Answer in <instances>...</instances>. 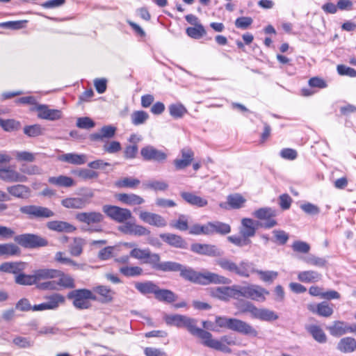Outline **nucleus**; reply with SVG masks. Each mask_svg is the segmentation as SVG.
<instances>
[{
    "label": "nucleus",
    "mask_w": 356,
    "mask_h": 356,
    "mask_svg": "<svg viewBox=\"0 0 356 356\" xmlns=\"http://www.w3.org/2000/svg\"><path fill=\"white\" fill-rule=\"evenodd\" d=\"M74 174L83 180L97 178L98 174L89 169H80L74 172Z\"/></svg>",
    "instance_id": "nucleus-54"
},
{
    "label": "nucleus",
    "mask_w": 356,
    "mask_h": 356,
    "mask_svg": "<svg viewBox=\"0 0 356 356\" xmlns=\"http://www.w3.org/2000/svg\"><path fill=\"white\" fill-rule=\"evenodd\" d=\"M205 335L201 334L202 343L207 347L221 351L225 353H231L232 350L228 346H236L237 343L234 337L230 335H224L220 337V340L212 338V334L204 330Z\"/></svg>",
    "instance_id": "nucleus-6"
},
{
    "label": "nucleus",
    "mask_w": 356,
    "mask_h": 356,
    "mask_svg": "<svg viewBox=\"0 0 356 356\" xmlns=\"http://www.w3.org/2000/svg\"><path fill=\"white\" fill-rule=\"evenodd\" d=\"M163 320L170 326L186 327L193 336L200 338L201 334H206L204 330L197 327V320L181 314H165Z\"/></svg>",
    "instance_id": "nucleus-4"
},
{
    "label": "nucleus",
    "mask_w": 356,
    "mask_h": 356,
    "mask_svg": "<svg viewBox=\"0 0 356 356\" xmlns=\"http://www.w3.org/2000/svg\"><path fill=\"white\" fill-rule=\"evenodd\" d=\"M84 245L83 241L80 238H74L73 243L70 246V252L74 257H79L83 252Z\"/></svg>",
    "instance_id": "nucleus-49"
},
{
    "label": "nucleus",
    "mask_w": 356,
    "mask_h": 356,
    "mask_svg": "<svg viewBox=\"0 0 356 356\" xmlns=\"http://www.w3.org/2000/svg\"><path fill=\"white\" fill-rule=\"evenodd\" d=\"M24 268V263L6 261L0 265V272L17 275Z\"/></svg>",
    "instance_id": "nucleus-31"
},
{
    "label": "nucleus",
    "mask_w": 356,
    "mask_h": 356,
    "mask_svg": "<svg viewBox=\"0 0 356 356\" xmlns=\"http://www.w3.org/2000/svg\"><path fill=\"white\" fill-rule=\"evenodd\" d=\"M121 144L118 141H111L106 143L103 146V149L109 154H114L121 150Z\"/></svg>",
    "instance_id": "nucleus-60"
},
{
    "label": "nucleus",
    "mask_w": 356,
    "mask_h": 356,
    "mask_svg": "<svg viewBox=\"0 0 356 356\" xmlns=\"http://www.w3.org/2000/svg\"><path fill=\"white\" fill-rule=\"evenodd\" d=\"M337 349L343 353H352L356 349V340L350 337L342 338L337 344Z\"/></svg>",
    "instance_id": "nucleus-37"
},
{
    "label": "nucleus",
    "mask_w": 356,
    "mask_h": 356,
    "mask_svg": "<svg viewBox=\"0 0 356 356\" xmlns=\"http://www.w3.org/2000/svg\"><path fill=\"white\" fill-rule=\"evenodd\" d=\"M216 264L222 269L234 273L242 277H249L250 274L257 273L264 282L271 284L277 279L278 273L273 270H261L254 268L253 263L241 261L238 264L227 258H221L216 261Z\"/></svg>",
    "instance_id": "nucleus-2"
},
{
    "label": "nucleus",
    "mask_w": 356,
    "mask_h": 356,
    "mask_svg": "<svg viewBox=\"0 0 356 356\" xmlns=\"http://www.w3.org/2000/svg\"><path fill=\"white\" fill-rule=\"evenodd\" d=\"M160 238L169 245L180 249H187V242L179 235L164 233L159 235Z\"/></svg>",
    "instance_id": "nucleus-19"
},
{
    "label": "nucleus",
    "mask_w": 356,
    "mask_h": 356,
    "mask_svg": "<svg viewBox=\"0 0 356 356\" xmlns=\"http://www.w3.org/2000/svg\"><path fill=\"white\" fill-rule=\"evenodd\" d=\"M140 155L145 161H154L161 163H164L168 158V154L165 152L158 149L150 145L141 148Z\"/></svg>",
    "instance_id": "nucleus-14"
},
{
    "label": "nucleus",
    "mask_w": 356,
    "mask_h": 356,
    "mask_svg": "<svg viewBox=\"0 0 356 356\" xmlns=\"http://www.w3.org/2000/svg\"><path fill=\"white\" fill-rule=\"evenodd\" d=\"M209 293L213 298L227 302L230 298H238V285L211 288Z\"/></svg>",
    "instance_id": "nucleus-12"
},
{
    "label": "nucleus",
    "mask_w": 356,
    "mask_h": 356,
    "mask_svg": "<svg viewBox=\"0 0 356 356\" xmlns=\"http://www.w3.org/2000/svg\"><path fill=\"white\" fill-rule=\"evenodd\" d=\"M20 254L19 248L13 243L0 244V257L15 256Z\"/></svg>",
    "instance_id": "nucleus-43"
},
{
    "label": "nucleus",
    "mask_w": 356,
    "mask_h": 356,
    "mask_svg": "<svg viewBox=\"0 0 356 356\" xmlns=\"http://www.w3.org/2000/svg\"><path fill=\"white\" fill-rule=\"evenodd\" d=\"M154 297L160 302L168 303L173 302L177 300V296L173 291L169 289H161L159 286Z\"/></svg>",
    "instance_id": "nucleus-35"
},
{
    "label": "nucleus",
    "mask_w": 356,
    "mask_h": 356,
    "mask_svg": "<svg viewBox=\"0 0 356 356\" xmlns=\"http://www.w3.org/2000/svg\"><path fill=\"white\" fill-rule=\"evenodd\" d=\"M229 241L232 243L233 244L242 247L247 245H249L251 243V241L248 238L236 236H229L227 237Z\"/></svg>",
    "instance_id": "nucleus-63"
},
{
    "label": "nucleus",
    "mask_w": 356,
    "mask_h": 356,
    "mask_svg": "<svg viewBox=\"0 0 356 356\" xmlns=\"http://www.w3.org/2000/svg\"><path fill=\"white\" fill-rule=\"evenodd\" d=\"M208 223L201 225L200 224H195L191 227L189 234L193 235L204 234L208 235L209 233Z\"/></svg>",
    "instance_id": "nucleus-59"
},
{
    "label": "nucleus",
    "mask_w": 356,
    "mask_h": 356,
    "mask_svg": "<svg viewBox=\"0 0 356 356\" xmlns=\"http://www.w3.org/2000/svg\"><path fill=\"white\" fill-rule=\"evenodd\" d=\"M307 330L313 338L318 343H324L327 341L326 334L320 326L312 325H309Z\"/></svg>",
    "instance_id": "nucleus-41"
},
{
    "label": "nucleus",
    "mask_w": 356,
    "mask_h": 356,
    "mask_svg": "<svg viewBox=\"0 0 356 356\" xmlns=\"http://www.w3.org/2000/svg\"><path fill=\"white\" fill-rule=\"evenodd\" d=\"M19 211L30 219L47 218L54 216V213L49 209L37 205L21 207Z\"/></svg>",
    "instance_id": "nucleus-13"
},
{
    "label": "nucleus",
    "mask_w": 356,
    "mask_h": 356,
    "mask_svg": "<svg viewBox=\"0 0 356 356\" xmlns=\"http://www.w3.org/2000/svg\"><path fill=\"white\" fill-rule=\"evenodd\" d=\"M102 210L108 218L118 223H123L134 218L128 209L106 204L103 207Z\"/></svg>",
    "instance_id": "nucleus-10"
},
{
    "label": "nucleus",
    "mask_w": 356,
    "mask_h": 356,
    "mask_svg": "<svg viewBox=\"0 0 356 356\" xmlns=\"http://www.w3.org/2000/svg\"><path fill=\"white\" fill-rule=\"evenodd\" d=\"M13 343L20 348H30L33 345V341L28 337H16L13 340Z\"/></svg>",
    "instance_id": "nucleus-58"
},
{
    "label": "nucleus",
    "mask_w": 356,
    "mask_h": 356,
    "mask_svg": "<svg viewBox=\"0 0 356 356\" xmlns=\"http://www.w3.org/2000/svg\"><path fill=\"white\" fill-rule=\"evenodd\" d=\"M292 248L295 252L301 253H307L310 250V245L307 243L300 241H295Z\"/></svg>",
    "instance_id": "nucleus-64"
},
{
    "label": "nucleus",
    "mask_w": 356,
    "mask_h": 356,
    "mask_svg": "<svg viewBox=\"0 0 356 356\" xmlns=\"http://www.w3.org/2000/svg\"><path fill=\"white\" fill-rule=\"evenodd\" d=\"M43 129L39 124L26 126L24 133L29 137H36L42 134Z\"/></svg>",
    "instance_id": "nucleus-55"
},
{
    "label": "nucleus",
    "mask_w": 356,
    "mask_h": 356,
    "mask_svg": "<svg viewBox=\"0 0 356 356\" xmlns=\"http://www.w3.org/2000/svg\"><path fill=\"white\" fill-rule=\"evenodd\" d=\"M255 318L262 321H274L279 318L278 314L273 310L266 308H259Z\"/></svg>",
    "instance_id": "nucleus-40"
},
{
    "label": "nucleus",
    "mask_w": 356,
    "mask_h": 356,
    "mask_svg": "<svg viewBox=\"0 0 356 356\" xmlns=\"http://www.w3.org/2000/svg\"><path fill=\"white\" fill-rule=\"evenodd\" d=\"M38 117L40 119L54 121L61 118L62 112L58 109H51L47 105L38 104L35 107Z\"/></svg>",
    "instance_id": "nucleus-17"
},
{
    "label": "nucleus",
    "mask_w": 356,
    "mask_h": 356,
    "mask_svg": "<svg viewBox=\"0 0 356 356\" xmlns=\"http://www.w3.org/2000/svg\"><path fill=\"white\" fill-rule=\"evenodd\" d=\"M118 230L124 234L134 235L137 236H147L150 234L145 227L136 224L131 220H127L118 226Z\"/></svg>",
    "instance_id": "nucleus-15"
},
{
    "label": "nucleus",
    "mask_w": 356,
    "mask_h": 356,
    "mask_svg": "<svg viewBox=\"0 0 356 356\" xmlns=\"http://www.w3.org/2000/svg\"><path fill=\"white\" fill-rule=\"evenodd\" d=\"M27 20L8 21L0 23V27L12 30H19L25 26Z\"/></svg>",
    "instance_id": "nucleus-53"
},
{
    "label": "nucleus",
    "mask_w": 356,
    "mask_h": 356,
    "mask_svg": "<svg viewBox=\"0 0 356 356\" xmlns=\"http://www.w3.org/2000/svg\"><path fill=\"white\" fill-rule=\"evenodd\" d=\"M130 257L142 261L156 271L162 272L165 266V261L161 260L159 254L152 252L149 248H134L130 252Z\"/></svg>",
    "instance_id": "nucleus-5"
},
{
    "label": "nucleus",
    "mask_w": 356,
    "mask_h": 356,
    "mask_svg": "<svg viewBox=\"0 0 356 356\" xmlns=\"http://www.w3.org/2000/svg\"><path fill=\"white\" fill-rule=\"evenodd\" d=\"M215 323L220 327L227 328L245 336L256 337L258 335L257 330L250 324L238 318L216 316Z\"/></svg>",
    "instance_id": "nucleus-3"
},
{
    "label": "nucleus",
    "mask_w": 356,
    "mask_h": 356,
    "mask_svg": "<svg viewBox=\"0 0 356 356\" xmlns=\"http://www.w3.org/2000/svg\"><path fill=\"white\" fill-rule=\"evenodd\" d=\"M207 223L209 229L208 235H212L214 234L225 235L231 232V227L229 224L220 221L209 222Z\"/></svg>",
    "instance_id": "nucleus-26"
},
{
    "label": "nucleus",
    "mask_w": 356,
    "mask_h": 356,
    "mask_svg": "<svg viewBox=\"0 0 356 356\" xmlns=\"http://www.w3.org/2000/svg\"><path fill=\"white\" fill-rule=\"evenodd\" d=\"M168 109L170 115L174 118H181L187 113V109L181 104H171Z\"/></svg>",
    "instance_id": "nucleus-48"
},
{
    "label": "nucleus",
    "mask_w": 356,
    "mask_h": 356,
    "mask_svg": "<svg viewBox=\"0 0 356 356\" xmlns=\"http://www.w3.org/2000/svg\"><path fill=\"white\" fill-rule=\"evenodd\" d=\"M0 179L7 182H24L27 178L11 167L0 168Z\"/></svg>",
    "instance_id": "nucleus-18"
},
{
    "label": "nucleus",
    "mask_w": 356,
    "mask_h": 356,
    "mask_svg": "<svg viewBox=\"0 0 356 356\" xmlns=\"http://www.w3.org/2000/svg\"><path fill=\"white\" fill-rule=\"evenodd\" d=\"M76 219L82 222H85L88 225L92 224H98L103 221L104 216L99 212H83L79 213L76 216Z\"/></svg>",
    "instance_id": "nucleus-24"
},
{
    "label": "nucleus",
    "mask_w": 356,
    "mask_h": 356,
    "mask_svg": "<svg viewBox=\"0 0 356 356\" xmlns=\"http://www.w3.org/2000/svg\"><path fill=\"white\" fill-rule=\"evenodd\" d=\"M47 227L52 231L58 232H72L76 230V227L70 224L69 222L60 221V220H52L47 223Z\"/></svg>",
    "instance_id": "nucleus-28"
},
{
    "label": "nucleus",
    "mask_w": 356,
    "mask_h": 356,
    "mask_svg": "<svg viewBox=\"0 0 356 356\" xmlns=\"http://www.w3.org/2000/svg\"><path fill=\"white\" fill-rule=\"evenodd\" d=\"M76 124L77 127L83 129H90L95 126V122L89 117L79 118Z\"/></svg>",
    "instance_id": "nucleus-56"
},
{
    "label": "nucleus",
    "mask_w": 356,
    "mask_h": 356,
    "mask_svg": "<svg viewBox=\"0 0 356 356\" xmlns=\"http://www.w3.org/2000/svg\"><path fill=\"white\" fill-rule=\"evenodd\" d=\"M116 127L113 125H106L101 128L99 132L92 134L90 139L93 141L104 140L113 138L116 133Z\"/></svg>",
    "instance_id": "nucleus-23"
},
{
    "label": "nucleus",
    "mask_w": 356,
    "mask_h": 356,
    "mask_svg": "<svg viewBox=\"0 0 356 356\" xmlns=\"http://www.w3.org/2000/svg\"><path fill=\"white\" fill-rule=\"evenodd\" d=\"M257 225L259 222H256L251 218H245L241 220V227L240 228V234L244 238L252 237L255 235Z\"/></svg>",
    "instance_id": "nucleus-22"
},
{
    "label": "nucleus",
    "mask_w": 356,
    "mask_h": 356,
    "mask_svg": "<svg viewBox=\"0 0 356 356\" xmlns=\"http://www.w3.org/2000/svg\"><path fill=\"white\" fill-rule=\"evenodd\" d=\"M59 279L56 281L58 284V290L60 289V287L63 288H74V282L73 278L63 273L60 270V274L58 275Z\"/></svg>",
    "instance_id": "nucleus-46"
},
{
    "label": "nucleus",
    "mask_w": 356,
    "mask_h": 356,
    "mask_svg": "<svg viewBox=\"0 0 356 356\" xmlns=\"http://www.w3.org/2000/svg\"><path fill=\"white\" fill-rule=\"evenodd\" d=\"M252 216L259 219L260 227L264 229H270L277 225L275 217L277 216V211L270 207H263L255 210Z\"/></svg>",
    "instance_id": "nucleus-9"
},
{
    "label": "nucleus",
    "mask_w": 356,
    "mask_h": 356,
    "mask_svg": "<svg viewBox=\"0 0 356 356\" xmlns=\"http://www.w3.org/2000/svg\"><path fill=\"white\" fill-rule=\"evenodd\" d=\"M120 273L125 277H138L143 273V270L140 266H124L120 268Z\"/></svg>",
    "instance_id": "nucleus-44"
},
{
    "label": "nucleus",
    "mask_w": 356,
    "mask_h": 356,
    "mask_svg": "<svg viewBox=\"0 0 356 356\" xmlns=\"http://www.w3.org/2000/svg\"><path fill=\"white\" fill-rule=\"evenodd\" d=\"M148 118V113L144 111H137L131 114V122L134 125L144 124Z\"/></svg>",
    "instance_id": "nucleus-52"
},
{
    "label": "nucleus",
    "mask_w": 356,
    "mask_h": 356,
    "mask_svg": "<svg viewBox=\"0 0 356 356\" xmlns=\"http://www.w3.org/2000/svg\"><path fill=\"white\" fill-rule=\"evenodd\" d=\"M192 252L199 254L207 255L209 257H220L223 254V251L214 245L193 243L191 246Z\"/></svg>",
    "instance_id": "nucleus-16"
},
{
    "label": "nucleus",
    "mask_w": 356,
    "mask_h": 356,
    "mask_svg": "<svg viewBox=\"0 0 356 356\" xmlns=\"http://www.w3.org/2000/svg\"><path fill=\"white\" fill-rule=\"evenodd\" d=\"M303 261L309 265L317 267H324L327 264V260L325 258L318 257L313 254L305 257Z\"/></svg>",
    "instance_id": "nucleus-51"
},
{
    "label": "nucleus",
    "mask_w": 356,
    "mask_h": 356,
    "mask_svg": "<svg viewBox=\"0 0 356 356\" xmlns=\"http://www.w3.org/2000/svg\"><path fill=\"white\" fill-rule=\"evenodd\" d=\"M181 158L174 160L177 170H182L190 165L194 159V152L190 148H183L181 150Z\"/></svg>",
    "instance_id": "nucleus-21"
},
{
    "label": "nucleus",
    "mask_w": 356,
    "mask_h": 356,
    "mask_svg": "<svg viewBox=\"0 0 356 356\" xmlns=\"http://www.w3.org/2000/svg\"><path fill=\"white\" fill-rule=\"evenodd\" d=\"M345 322L341 321H334L333 325L327 327L330 334L333 337H340L349 332V327Z\"/></svg>",
    "instance_id": "nucleus-30"
},
{
    "label": "nucleus",
    "mask_w": 356,
    "mask_h": 356,
    "mask_svg": "<svg viewBox=\"0 0 356 356\" xmlns=\"http://www.w3.org/2000/svg\"><path fill=\"white\" fill-rule=\"evenodd\" d=\"M48 181L51 184L60 187H70L74 185V181L73 179L65 175L50 177L48 179Z\"/></svg>",
    "instance_id": "nucleus-38"
},
{
    "label": "nucleus",
    "mask_w": 356,
    "mask_h": 356,
    "mask_svg": "<svg viewBox=\"0 0 356 356\" xmlns=\"http://www.w3.org/2000/svg\"><path fill=\"white\" fill-rule=\"evenodd\" d=\"M59 160L73 165H82L86 162L87 158L85 154L67 153L60 156Z\"/></svg>",
    "instance_id": "nucleus-33"
},
{
    "label": "nucleus",
    "mask_w": 356,
    "mask_h": 356,
    "mask_svg": "<svg viewBox=\"0 0 356 356\" xmlns=\"http://www.w3.org/2000/svg\"><path fill=\"white\" fill-rule=\"evenodd\" d=\"M186 33L190 38L193 39H200L207 34V31L202 24L193 27H188Z\"/></svg>",
    "instance_id": "nucleus-45"
},
{
    "label": "nucleus",
    "mask_w": 356,
    "mask_h": 356,
    "mask_svg": "<svg viewBox=\"0 0 356 356\" xmlns=\"http://www.w3.org/2000/svg\"><path fill=\"white\" fill-rule=\"evenodd\" d=\"M298 279L304 283H314L322 279V275L315 270L301 271L298 274Z\"/></svg>",
    "instance_id": "nucleus-32"
},
{
    "label": "nucleus",
    "mask_w": 356,
    "mask_h": 356,
    "mask_svg": "<svg viewBox=\"0 0 356 356\" xmlns=\"http://www.w3.org/2000/svg\"><path fill=\"white\" fill-rule=\"evenodd\" d=\"M337 72L340 75L348 76L350 77H356V70L346 66L344 65H339L337 66Z\"/></svg>",
    "instance_id": "nucleus-61"
},
{
    "label": "nucleus",
    "mask_w": 356,
    "mask_h": 356,
    "mask_svg": "<svg viewBox=\"0 0 356 356\" xmlns=\"http://www.w3.org/2000/svg\"><path fill=\"white\" fill-rule=\"evenodd\" d=\"M19 170L22 173L29 175H40L42 173V170L35 165L22 164Z\"/></svg>",
    "instance_id": "nucleus-57"
},
{
    "label": "nucleus",
    "mask_w": 356,
    "mask_h": 356,
    "mask_svg": "<svg viewBox=\"0 0 356 356\" xmlns=\"http://www.w3.org/2000/svg\"><path fill=\"white\" fill-rule=\"evenodd\" d=\"M162 272H179L180 277L186 281L200 285H208L209 284H229L232 282L230 279L225 276L209 271L205 273L197 272L191 267L172 261H165Z\"/></svg>",
    "instance_id": "nucleus-1"
},
{
    "label": "nucleus",
    "mask_w": 356,
    "mask_h": 356,
    "mask_svg": "<svg viewBox=\"0 0 356 356\" xmlns=\"http://www.w3.org/2000/svg\"><path fill=\"white\" fill-rule=\"evenodd\" d=\"M67 298L72 300L74 307L78 309H89L91 307L90 300H97V296L87 289L71 291L67 294Z\"/></svg>",
    "instance_id": "nucleus-7"
},
{
    "label": "nucleus",
    "mask_w": 356,
    "mask_h": 356,
    "mask_svg": "<svg viewBox=\"0 0 356 356\" xmlns=\"http://www.w3.org/2000/svg\"><path fill=\"white\" fill-rule=\"evenodd\" d=\"M253 20L250 17H241L236 19L235 26L241 29H246L252 23Z\"/></svg>",
    "instance_id": "nucleus-62"
},
{
    "label": "nucleus",
    "mask_w": 356,
    "mask_h": 356,
    "mask_svg": "<svg viewBox=\"0 0 356 356\" xmlns=\"http://www.w3.org/2000/svg\"><path fill=\"white\" fill-rule=\"evenodd\" d=\"M15 282L19 285L31 286L36 284L34 275L18 274L15 279Z\"/></svg>",
    "instance_id": "nucleus-50"
},
{
    "label": "nucleus",
    "mask_w": 356,
    "mask_h": 356,
    "mask_svg": "<svg viewBox=\"0 0 356 356\" xmlns=\"http://www.w3.org/2000/svg\"><path fill=\"white\" fill-rule=\"evenodd\" d=\"M308 309L318 316L330 317L333 314V308L327 302H321L317 305H308Z\"/></svg>",
    "instance_id": "nucleus-25"
},
{
    "label": "nucleus",
    "mask_w": 356,
    "mask_h": 356,
    "mask_svg": "<svg viewBox=\"0 0 356 356\" xmlns=\"http://www.w3.org/2000/svg\"><path fill=\"white\" fill-rule=\"evenodd\" d=\"M8 192L14 197L27 199L30 197L31 190L24 185L17 184L7 188Z\"/></svg>",
    "instance_id": "nucleus-29"
},
{
    "label": "nucleus",
    "mask_w": 356,
    "mask_h": 356,
    "mask_svg": "<svg viewBox=\"0 0 356 356\" xmlns=\"http://www.w3.org/2000/svg\"><path fill=\"white\" fill-rule=\"evenodd\" d=\"M140 180L136 178L126 177L118 179L114 184L117 188H135L140 184Z\"/></svg>",
    "instance_id": "nucleus-42"
},
{
    "label": "nucleus",
    "mask_w": 356,
    "mask_h": 356,
    "mask_svg": "<svg viewBox=\"0 0 356 356\" xmlns=\"http://www.w3.org/2000/svg\"><path fill=\"white\" fill-rule=\"evenodd\" d=\"M14 240L19 245L29 249L45 247L48 245L46 238L34 234H19L16 236Z\"/></svg>",
    "instance_id": "nucleus-8"
},
{
    "label": "nucleus",
    "mask_w": 356,
    "mask_h": 356,
    "mask_svg": "<svg viewBox=\"0 0 356 356\" xmlns=\"http://www.w3.org/2000/svg\"><path fill=\"white\" fill-rule=\"evenodd\" d=\"M159 286L153 281L138 282L135 283L136 289L142 295L154 294L155 296Z\"/></svg>",
    "instance_id": "nucleus-27"
},
{
    "label": "nucleus",
    "mask_w": 356,
    "mask_h": 356,
    "mask_svg": "<svg viewBox=\"0 0 356 356\" xmlns=\"http://www.w3.org/2000/svg\"><path fill=\"white\" fill-rule=\"evenodd\" d=\"M60 274V270L56 269L41 268L34 271L33 275L35 282L42 280L56 278Z\"/></svg>",
    "instance_id": "nucleus-34"
},
{
    "label": "nucleus",
    "mask_w": 356,
    "mask_h": 356,
    "mask_svg": "<svg viewBox=\"0 0 356 356\" xmlns=\"http://www.w3.org/2000/svg\"><path fill=\"white\" fill-rule=\"evenodd\" d=\"M47 300L45 302L49 310L56 309L60 305L63 304L65 301V297L60 293H54L51 296L44 297Z\"/></svg>",
    "instance_id": "nucleus-39"
},
{
    "label": "nucleus",
    "mask_w": 356,
    "mask_h": 356,
    "mask_svg": "<svg viewBox=\"0 0 356 356\" xmlns=\"http://www.w3.org/2000/svg\"><path fill=\"white\" fill-rule=\"evenodd\" d=\"M139 218L143 222L158 227H163L167 225L166 220L160 215L147 211H140Z\"/></svg>",
    "instance_id": "nucleus-20"
},
{
    "label": "nucleus",
    "mask_w": 356,
    "mask_h": 356,
    "mask_svg": "<svg viewBox=\"0 0 356 356\" xmlns=\"http://www.w3.org/2000/svg\"><path fill=\"white\" fill-rule=\"evenodd\" d=\"M269 291L259 285L238 286V298L244 297L253 300L264 302Z\"/></svg>",
    "instance_id": "nucleus-11"
},
{
    "label": "nucleus",
    "mask_w": 356,
    "mask_h": 356,
    "mask_svg": "<svg viewBox=\"0 0 356 356\" xmlns=\"http://www.w3.org/2000/svg\"><path fill=\"white\" fill-rule=\"evenodd\" d=\"M94 291L101 296V299H99V301L102 303H108L113 301L115 293L111 288L100 285L95 287Z\"/></svg>",
    "instance_id": "nucleus-36"
},
{
    "label": "nucleus",
    "mask_w": 356,
    "mask_h": 356,
    "mask_svg": "<svg viewBox=\"0 0 356 356\" xmlns=\"http://www.w3.org/2000/svg\"><path fill=\"white\" fill-rule=\"evenodd\" d=\"M13 156L19 162H33L35 160V154L28 151H13Z\"/></svg>",
    "instance_id": "nucleus-47"
}]
</instances>
